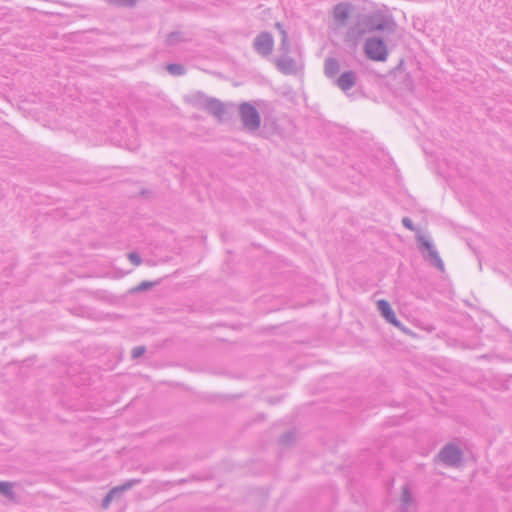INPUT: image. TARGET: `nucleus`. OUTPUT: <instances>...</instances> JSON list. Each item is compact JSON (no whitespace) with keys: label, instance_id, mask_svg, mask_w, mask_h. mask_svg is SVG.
<instances>
[{"label":"nucleus","instance_id":"6","mask_svg":"<svg viewBox=\"0 0 512 512\" xmlns=\"http://www.w3.org/2000/svg\"><path fill=\"white\" fill-rule=\"evenodd\" d=\"M377 307L381 315L385 318V320L388 323L394 325L395 327L403 331H406V329L403 328L402 324L397 320L396 315L392 310L389 302H387L386 300H379L377 302Z\"/></svg>","mask_w":512,"mask_h":512},{"label":"nucleus","instance_id":"12","mask_svg":"<svg viewBox=\"0 0 512 512\" xmlns=\"http://www.w3.org/2000/svg\"><path fill=\"white\" fill-rule=\"evenodd\" d=\"M210 97L205 95L202 92H196L189 96V101L192 105L197 108L205 109L206 103L209 101Z\"/></svg>","mask_w":512,"mask_h":512},{"label":"nucleus","instance_id":"22","mask_svg":"<svg viewBox=\"0 0 512 512\" xmlns=\"http://www.w3.org/2000/svg\"><path fill=\"white\" fill-rule=\"evenodd\" d=\"M145 350L146 349H145L144 346H137V347L133 348V350H132V358L136 359V358L141 357L145 353Z\"/></svg>","mask_w":512,"mask_h":512},{"label":"nucleus","instance_id":"10","mask_svg":"<svg viewBox=\"0 0 512 512\" xmlns=\"http://www.w3.org/2000/svg\"><path fill=\"white\" fill-rule=\"evenodd\" d=\"M205 110L219 120H221L223 115L225 114V107L223 103L216 98L210 97L209 101L206 103Z\"/></svg>","mask_w":512,"mask_h":512},{"label":"nucleus","instance_id":"17","mask_svg":"<svg viewBox=\"0 0 512 512\" xmlns=\"http://www.w3.org/2000/svg\"><path fill=\"white\" fill-rule=\"evenodd\" d=\"M139 482L140 481L136 479L129 480L122 485L114 487L113 490H116V494L120 496L124 491L131 489L135 484Z\"/></svg>","mask_w":512,"mask_h":512},{"label":"nucleus","instance_id":"11","mask_svg":"<svg viewBox=\"0 0 512 512\" xmlns=\"http://www.w3.org/2000/svg\"><path fill=\"white\" fill-rule=\"evenodd\" d=\"M340 71V64L335 58H327L324 63V73L328 78L335 77Z\"/></svg>","mask_w":512,"mask_h":512},{"label":"nucleus","instance_id":"3","mask_svg":"<svg viewBox=\"0 0 512 512\" xmlns=\"http://www.w3.org/2000/svg\"><path fill=\"white\" fill-rule=\"evenodd\" d=\"M417 240L419 243V249L422 252L424 259L438 270L443 272L444 263L433 243L423 235H418Z\"/></svg>","mask_w":512,"mask_h":512},{"label":"nucleus","instance_id":"26","mask_svg":"<svg viewBox=\"0 0 512 512\" xmlns=\"http://www.w3.org/2000/svg\"><path fill=\"white\" fill-rule=\"evenodd\" d=\"M275 27H276L280 32H281V30H285V29L283 28L282 24H281V23H279V22H277V23L275 24Z\"/></svg>","mask_w":512,"mask_h":512},{"label":"nucleus","instance_id":"13","mask_svg":"<svg viewBox=\"0 0 512 512\" xmlns=\"http://www.w3.org/2000/svg\"><path fill=\"white\" fill-rule=\"evenodd\" d=\"M0 495H3L9 500L14 501L16 498V494L13 491V483L7 481H0Z\"/></svg>","mask_w":512,"mask_h":512},{"label":"nucleus","instance_id":"23","mask_svg":"<svg viewBox=\"0 0 512 512\" xmlns=\"http://www.w3.org/2000/svg\"><path fill=\"white\" fill-rule=\"evenodd\" d=\"M128 259L131 261V263H133L136 266L141 264V257L135 252L129 253Z\"/></svg>","mask_w":512,"mask_h":512},{"label":"nucleus","instance_id":"8","mask_svg":"<svg viewBox=\"0 0 512 512\" xmlns=\"http://www.w3.org/2000/svg\"><path fill=\"white\" fill-rule=\"evenodd\" d=\"M276 66L280 72L286 75L295 74L297 71L296 61L287 55L278 58L276 60Z\"/></svg>","mask_w":512,"mask_h":512},{"label":"nucleus","instance_id":"16","mask_svg":"<svg viewBox=\"0 0 512 512\" xmlns=\"http://www.w3.org/2000/svg\"><path fill=\"white\" fill-rule=\"evenodd\" d=\"M167 71L173 76H182L186 72V68L182 64L172 63L167 65Z\"/></svg>","mask_w":512,"mask_h":512},{"label":"nucleus","instance_id":"5","mask_svg":"<svg viewBox=\"0 0 512 512\" xmlns=\"http://www.w3.org/2000/svg\"><path fill=\"white\" fill-rule=\"evenodd\" d=\"M254 50L261 56H269L274 48V39L271 33L261 32L253 41Z\"/></svg>","mask_w":512,"mask_h":512},{"label":"nucleus","instance_id":"24","mask_svg":"<svg viewBox=\"0 0 512 512\" xmlns=\"http://www.w3.org/2000/svg\"><path fill=\"white\" fill-rule=\"evenodd\" d=\"M402 224L404 227H406L407 229L411 230V231H415L416 228L412 222V220L408 217H404L402 218Z\"/></svg>","mask_w":512,"mask_h":512},{"label":"nucleus","instance_id":"1","mask_svg":"<svg viewBox=\"0 0 512 512\" xmlns=\"http://www.w3.org/2000/svg\"><path fill=\"white\" fill-rule=\"evenodd\" d=\"M397 24L390 16L374 13L362 14L357 17L356 22L351 25L346 33L348 40L357 41L366 33L380 31L384 37H368L364 43V53L366 57L373 61L383 62L388 57V49L385 41L389 40V35L394 34Z\"/></svg>","mask_w":512,"mask_h":512},{"label":"nucleus","instance_id":"20","mask_svg":"<svg viewBox=\"0 0 512 512\" xmlns=\"http://www.w3.org/2000/svg\"><path fill=\"white\" fill-rule=\"evenodd\" d=\"M115 497H119V496L116 494V490L111 489L109 491V493L104 497V499L102 501V506L104 508H107Z\"/></svg>","mask_w":512,"mask_h":512},{"label":"nucleus","instance_id":"15","mask_svg":"<svg viewBox=\"0 0 512 512\" xmlns=\"http://www.w3.org/2000/svg\"><path fill=\"white\" fill-rule=\"evenodd\" d=\"M413 502V498L409 487L407 485L403 486L402 494H401V503L404 509H407L411 503Z\"/></svg>","mask_w":512,"mask_h":512},{"label":"nucleus","instance_id":"9","mask_svg":"<svg viewBox=\"0 0 512 512\" xmlns=\"http://www.w3.org/2000/svg\"><path fill=\"white\" fill-rule=\"evenodd\" d=\"M357 75L354 71L343 72L336 80V85L344 92L350 90L356 83Z\"/></svg>","mask_w":512,"mask_h":512},{"label":"nucleus","instance_id":"18","mask_svg":"<svg viewBox=\"0 0 512 512\" xmlns=\"http://www.w3.org/2000/svg\"><path fill=\"white\" fill-rule=\"evenodd\" d=\"M280 49L287 55L290 52V44L288 40V34L285 30H281V43Z\"/></svg>","mask_w":512,"mask_h":512},{"label":"nucleus","instance_id":"14","mask_svg":"<svg viewBox=\"0 0 512 512\" xmlns=\"http://www.w3.org/2000/svg\"><path fill=\"white\" fill-rule=\"evenodd\" d=\"M187 41L183 32L175 31L167 35L166 43L169 46L177 45L181 42Z\"/></svg>","mask_w":512,"mask_h":512},{"label":"nucleus","instance_id":"19","mask_svg":"<svg viewBox=\"0 0 512 512\" xmlns=\"http://www.w3.org/2000/svg\"><path fill=\"white\" fill-rule=\"evenodd\" d=\"M110 4L123 7H133L137 0H107Z\"/></svg>","mask_w":512,"mask_h":512},{"label":"nucleus","instance_id":"4","mask_svg":"<svg viewBox=\"0 0 512 512\" xmlns=\"http://www.w3.org/2000/svg\"><path fill=\"white\" fill-rule=\"evenodd\" d=\"M462 450L453 443H448L437 454V460L447 467H457L462 460Z\"/></svg>","mask_w":512,"mask_h":512},{"label":"nucleus","instance_id":"7","mask_svg":"<svg viewBox=\"0 0 512 512\" xmlns=\"http://www.w3.org/2000/svg\"><path fill=\"white\" fill-rule=\"evenodd\" d=\"M351 6L348 3H338L333 8V17L338 25L343 26L346 24Z\"/></svg>","mask_w":512,"mask_h":512},{"label":"nucleus","instance_id":"2","mask_svg":"<svg viewBox=\"0 0 512 512\" xmlns=\"http://www.w3.org/2000/svg\"><path fill=\"white\" fill-rule=\"evenodd\" d=\"M239 115L243 127L254 132L259 129L261 124V117L257 109L248 102H244L239 106Z\"/></svg>","mask_w":512,"mask_h":512},{"label":"nucleus","instance_id":"21","mask_svg":"<svg viewBox=\"0 0 512 512\" xmlns=\"http://www.w3.org/2000/svg\"><path fill=\"white\" fill-rule=\"evenodd\" d=\"M155 284H156L155 282L143 281L138 286H136L133 289V291H135V292H143V291H146V290L152 288Z\"/></svg>","mask_w":512,"mask_h":512},{"label":"nucleus","instance_id":"25","mask_svg":"<svg viewBox=\"0 0 512 512\" xmlns=\"http://www.w3.org/2000/svg\"><path fill=\"white\" fill-rule=\"evenodd\" d=\"M291 438H292V433H287L281 437L280 441H281V443H287L290 441Z\"/></svg>","mask_w":512,"mask_h":512}]
</instances>
